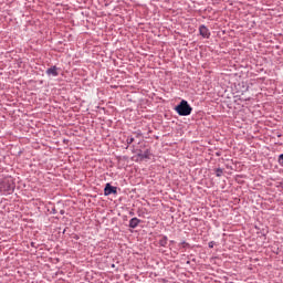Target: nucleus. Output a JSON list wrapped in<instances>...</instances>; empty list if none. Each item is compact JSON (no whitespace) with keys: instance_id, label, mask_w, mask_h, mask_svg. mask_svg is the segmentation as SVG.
<instances>
[{"instance_id":"8","label":"nucleus","mask_w":283,"mask_h":283,"mask_svg":"<svg viewBox=\"0 0 283 283\" xmlns=\"http://www.w3.org/2000/svg\"><path fill=\"white\" fill-rule=\"evenodd\" d=\"M167 242H169V239L167 238V235H163L159 240V247H167Z\"/></svg>"},{"instance_id":"14","label":"nucleus","mask_w":283,"mask_h":283,"mask_svg":"<svg viewBox=\"0 0 283 283\" xmlns=\"http://www.w3.org/2000/svg\"><path fill=\"white\" fill-rule=\"evenodd\" d=\"M51 213H52L53 216L57 213V211H56V208H55V207H52V208H51Z\"/></svg>"},{"instance_id":"1","label":"nucleus","mask_w":283,"mask_h":283,"mask_svg":"<svg viewBox=\"0 0 283 283\" xmlns=\"http://www.w3.org/2000/svg\"><path fill=\"white\" fill-rule=\"evenodd\" d=\"M14 189H17L14 179L9 178L0 181V193H3V196H11V193H14Z\"/></svg>"},{"instance_id":"5","label":"nucleus","mask_w":283,"mask_h":283,"mask_svg":"<svg viewBox=\"0 0 283 283\" xmlns=\"http://www.w3.org/2000/svg\"><path fill=\"white\" fill-rule=\"evenodd\" d=\"M199 34L203 38V39H209V36H211V32L209 31V28H207V25L201 24L199 27Z\"/></svg>"},{"instance_id":"3","label":"nucleus","mask_w":283,"mask_h":283,"mask_svg":"<svg viewBox=\"0 0 283 283\" xmlns=\"http://www.w3.org/2000/svg\"><path fill=\"white\" fill-rule=\"evenodd\" d=\"M118 193V188L112 186V184L107 182L104 188V196H116Z\"/></svg>"},{"instance_id":"13","label":"nucleus","mask_w":283,"mask_h":283,"mask_svg":"<svg viewBox=\"0 0 283 283\" xmlns=\"http://www.w3.org/2000/svg\"><path fill=\"white\" fill-rule=\"evenodd\" d=\"M214 245H216V242H213V241H210V242L208 243L209 249H213Z\"/></svg>"},{"instance_id":"7","label":"nucleus","mask_w":283,"mask_h":283,"mask_svg":"<svg viewBox=\"0 0 283 283\" xmlns=\"http://www.w3.org/2000/svg\"><path fill=\"white\" fill-rule=\"evenodd\" d=\"M48 76H59V69L56 66L49 67L46 70Z\"/></svg>"},{"instance_id":"18","label":"nucleus","mask_w":283,"mask_h":283,"mask_svg":"<svg viewBox=\"0 0 283 283\" xmlns=\"http://www.w3.org/2000/svg\"><path fill=\"white\" fill-rule=\"evenodd\" d=\"M187 264H190V261H187Z\"/></svg>"},{"instance_id":"4","label":"nucleus","mask_w":283,"mask_h":283,"mask_svg":"<svg viewBox=\"0 0 283 283\" xmlns=\"http://www.w3.org/2000/svg\"><path fill=\"white\" fill-rule=\"evenodd\" d=\"M137 158H139L140 160H151V150L146 149L144 153L143 150H139V153L137 154Z\"/></svg>"},{"instance_id":"15","label":"nucleus","mask_w":283,"mask_h":283,"mask_svg":"<svg viewBox=\"0 0 283 283\" xmlns=\"http://www.w3.org/2000/svg\"><path fill=\"white\" fill-rule=\"evenodd\" d=\"M240 101H251V97L240 98Z\"/></svg>"},{"instance_id":"19","label":"nucleus","mask_w":283,"mask_h":283,"mask_svg":"<svg viewBox=\"0 0 283 283\" xmlns=\"http://www.w3.org/2000/svg\"><path fill=\"white\" fill-rule=\"evenodd\" d=\"M114 266H116L115 264L112 265V268L114 269Z\"/></svg>"},{"instance_id":"11","label":"nucleus","mask_w":283,"mask_h":283,"mask_svg":"<svg viewBox=\"0 0 283 283\" xmlns=\"http://www.w3.org/2000/svg\"><path fill=\"white\" fill-rule=\"evenodd\" d=\"M126 143L127 145H132V143H134V137H127Z\"/></svg>"},{"instance_id":"16","label":"nucleus","mask_w":283,"mask_h":283,"mask_svg":"<svg viewBox=\"0 0 283 283\" xmlns=\"http://www.w3.org/2000/svg\"><path fill=\"white\" fill-rule=\"evenodd\" d=\"M61 216H65V210L60 211Z\"/></svg>"},{"instance_id":"10","label":"nucleus","mask_w":283,"mask_h":283,"mask_svg":"<svg viewBox=\"0 0 283 283\" xmlns=\"http://www.w3.org/2000/svg\"><path fill=\"white\" fill-rule=\"evenodd\" d=\"M277 163H279V165H280L281 167H283V154H281V155L279 156Z\"/></svg>"},{"instance_id":"12","label":"nucleus","mask_w":283,"mask_h":283,"mask_svg":"<svg viewBox=\"0 0 283 283\" xmlns=\"http://www.w3.org/2000/svg\"><path fill=\"white\" fill-rule=\"evenodd\" d=\"M181 244H182L184 249H187V248L191 247V245H190L188 242H186V241H182Z\"/></svg>"},{"instance_id":"17","label":"nucleus","mask_w":283,"mask_h":283,"mask_svg":"<svg viewBox=\"0 0 283 283\" xmlns=\"http://www.w3.org/2000/svg\"><path fill=\"white\" fill-rule=\"evenodd\" d=\"M175 242H176V241L171 240V241H170V244H174Z\"/></svg>"},{"instance_id":"6","label":"nucleus","mask_w":283,"mask_h":283,"mask_svg":"<svg viewBox=\"0 0 283 283\" xmlns=\"http://www.w3.org/2000/svg\"><path fill=\"white\" fill-rule=\"evenodd\" d=\"M143 221L136 217L132 218L129 220L128 227L129 229H136L138 227V224H140Z\"/></svg>"},{"instance_id":"2","label":"nucleus","mask_w":283,"mask_h":283,"mask_svg":"<svg viewBox=\"0 0 283 283\" xmlns=\"http://www.w3.org/2000/svg\"><path fill=\"white\" fill-rule=\"evenodd\" d=\"M175 112L178 113V116H191V112H193V108L191 105H189V102L187 99H182L176 107Z\"/></svg>"},{"instance_id":"9","label":"nucleus","mask_w":283,"mask_h":283,"mask_svg":"<svg viewBox=\"0 0 283 283\" xmlns=\"http://www.w3.org/2000/svg\"><path fill=\"white\" fill-rule=\"evenodd\" d=\"M214 171L217 178H221L222 174H224V170L222 168H217Z\"/></svg>"}]
</instances>
